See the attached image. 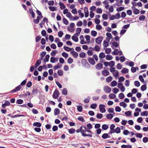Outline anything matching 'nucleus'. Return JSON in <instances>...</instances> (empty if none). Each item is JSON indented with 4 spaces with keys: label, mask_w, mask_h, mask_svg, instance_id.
<instances>
[{
    "label": "nucleus",
    "mask_w": 148,
    "mask_h": 148,
    "mask_svg": "<svg viewBox=\"0 0 148 148\" xmlns=\"http://www.w3.org/2000/svg\"><path fill=\"white\" fill-rule=\"evenodd\" d=\"M76 132L77 133L80 132L83 137L88 136L91 137L92 136V132L88 130L85 126H80L79 129L76 130Z\"/></svg>",
    "instance_id": "obj_1"
},
{
    "label": "nucleus",
    "mask_w": 148,
    "mask_h": 148,
    "mask_svg": "<svg viewBox=\"0 0 148 148\" xmlns=\"http://www.w3.org/2000/svg\"><path fill=\"white\" fill-rule=\"evenodd\" d=\"M60 93L59 91L56 89L54 91L52 95V97L53 99H57Z\"/></svg>",
    "instance_id": "obj_2"
},
{
    "label": "nucleus",
    "mask_w": 148,
    "mask_h": 148,
    "mask_svg": "<svg viewBox=\"0 0 148 148\" xmlns=\"http://www.w3.org/2000/svg\"><path fill=\"white\" fill-rule=\"evenodd\" d=\"M105 106L104 104H100L99 106L100 111L101 113H104L106 111V109L104 108Z\"/></svg>",
    "instance_id": "obj_3"
},
{
    "label": "nucleus",
    "mask_w": 148,
    "mask_h": 148,
    "mask_svg": "<svg viewBox=\"0 0 148 148\" xmlns=\"http://www.w3.org/2000/svg\"><path fill=\"white\" fill-rule=\"evenodd\" d=\"M115 127V125L112 124L110 125V131L109 132V134H111L114 133V128Z\"/></svg>",
    "instance_id": "obj_4"
},
{
    "label": "nucleus",
    "mask_w": 148,
    "mask_h": 148,
    "mask_svg": "<svg viewBox=\"0 0 148 148\" xmlns=\"http://www.w3.org/2000/svg\"><path fill=\"white\" fill-rule=\"evenodd\" d=\"M103 37L102 36H100L97 38L95 40V42L97 45H99L101 43L103 39Z\"/></svg>",
    "instance_id": "obj_5"
},
{
    "label": "nucleus",
    "mask_w": 148,
    "mask_h": 148,
    "mask_svg": "<svg viewBox=\"0 0 148 148\" xmlns=\"http://www.w3.org/2000/svg\"><path fill=\"white\" fill-rule=\"evenodd\" d=\"M90 49H92L93 50H94L96 51L99 52L100 50L101 47L99 46L96 45L95 46L94 48L90 47Z\"/></svg>",
    "instance_id": "obj_6"
},
{
    "label": "nucleus",
    "mask_w": 148,
    "mask_h": 148,
    "mask_svg": "<svg viewBox=\"0 0 148 148\" xmlns=\"http://www.w3.org/2000/svg\"><path fill=\"white\" fill-rule=\"evenodd\" d=\"M103 90L106 92L109 93L111 91V88L108 86H105L103 87Z\"/></svg>",
    "instance_id": "obj_7"
},
{
    "label": "nucleus",
    "mask_w": 148,
    "mask_h": 148,
    "mask_svg": "<svg viewBox=\"0 0 148 148\" xmlns=\"http://www.w3.org/2000/svg\"><path fill=\"white\" fill-rule=\"evenodd\" d=\"M82 62L83 64L85 65V66H87L88 67H90V65L86 59H82Z\"/></svg>",
    "instance_id": "obj_8"
},
{
    "label": "nucleus",
    "mask_w": 148,
    "mask_h": 148,
    "mask_svg": "<svg viewBox=\"0 0 148 148\" xmlns=\"http://www.w3.org/2000/svg\"><path fill=\"white\" fill-rule=\"evenodd\" d=\"M82 62L83 64L85 65V66H87L88 67H90V65L86 59H82Z\"/></svg>",
    "instance_id": "obj_9"
},
{
    "label": "nucleus",
    "mask_w": 148,
    "mask_h": 148,
    "mask_svg": "<svg viewBox=\"0 0 148 148\" xmlns=\"http://www.w3.org/2000/svg\"><path fill=\"white\" fill-rule=\"evenodd\" d=\"M88 60L89 63L92 65H94L95 64V62L94 59L92 58H88Z\"/></svg>",
    "instance_id": "obj_10"
},
{
    "label": "nucleus",
    "mask_w": 148,
    "mask_h": 148,
    "mask_svg": "<svg viewBox=\"0 0 148 148\" xmlns=\"http://www.w3.org/2000/svg\"><path fill=\"white\" fill-rule=\"evenodd\" d=\"M103 66V65L102 64L98 63L95 66V68L97 70H100L102 68Z\"/></svg>",
    "instance_id": "obj_11"
},
{
    "label": "nucleus",
    "mask_w": 148,
    "mask_h": 148,
    "mask_svg": "<svg viewBox=\"0 0 148 148\" xmlns=\"http://www.w3.org/2000/svg\"><path fill=\"white\" fill-rule=\"evenodd\" d=\"M103 4L105 5V8L108 9L110 5L108 4L109 2L108 0H105L103 2Z\"/></svg>",
    "instance_id": "obj_12"
},
{
    "label": "nucleus",
    "mask_w": 148,
    "mask_h": 148,
    "mask_svg": "<svg viewBox=\"0 0 148 148\" xmlns=\"http://www.w3.org/2000/svg\"><path fill=\"white\" fill-rule=\"evenodd\" d=\"M84 13L85 17H88L89 15V12L88 8L86 7H85L84 8Z\"/></svg>",
    "instance_id": "obj_13"
},
{
    "label": "nucleus",
    "mask_w": 148,
    "mask_h": 148,
    "mask_svg": "<svg viewBox=\"0 0 148 148\" xmlns=\"http://www.w3.org/2000/svg\"><path fill=\"white\" fill-rule=\"evenodd\" d=\"M109 71L106 70H103L102 72V75L105 76H108L109 75Z\"/></svg>",
    "instance_id": "obj_14"
},
{
    "label": "nucleus",
    "mask_w": 148,
    "mask_h": 148,
    "mask_svg": "<svg viewBox=\"0 0 148 148\" xmlns=\"http://www.w3.org/2000/svg\"><path fill=\"white\" fill-rule=\"evenodd\" d=\"M33 125L34 127H40L41 126V124L40 123L36 122L33 123Z\"/></svg>",
    "instance_id": "obj_15"
},
{
    "label": "nucleus",
    "mask_w": 148,
    "mask_h": 148,
    "mask_svg": "<svg viewBox=\"0 0 148 148\" xmlns=\"http://www.w3.org/2000/svg\"><path fill=\"white\" fill-rule=\"evenodd\" d=\"M71 52L72 55L73 56V57L75 58H76L78 56V53L77 52L73 51H71Z\"/></svg>",
    "instance_id": "obj_16"
},
{
    "label": "nucleus",
    "mask_w": 148,
    "mask_h": 148,
    "mask_svg": "<svg viewBox=\"0 0 148 148\" xmlns=\"http://www.w3.org/2000/svg\"><path fill=\"white\" fill-rule=\"evenodd\" d=\"M108 134H108L107 133H104L103 134L102 136V138L103 139H105L108 138H110V137L109 136Z\"/></svg>",
    "instance_id": "obj_17"
},
{
    "label": "nucleus",
    "mask_w": 148,
    "mask_h": 148,
    "mask_svg": "<svg viewBox=\"0 0 148 148\" xmlns=\"http://www.w3.org/2000/svg\"><path fill=\"white\" fill-rule=\"evenodd\" d=\"M128 69L126 68H123L121 71V72L123 73L126 74L128 73Z\"/></svg>",
    "instance_id": "obj_18"
},
{
    "label": "nucleus",
    "mask_w": 148,
    "mask_h": 148,
    "mask_svg": "<svg viewBox=\"0 0 148 148\" xmlns=\"http://www.w3.org/2000/svg\"><path fill=\"white\" fill-rule=\"evenodd\" d=\"M59 4L60 6V8L61 10L65 8L66 6L65 5L61 2H60L59 3Z\"/></svg>",
    "instance_id": "obj_19"
},
{
    "label": "nucleus",
    "mask_w": 148,
    "mask_h": 148,
    "mask_svg": "<svg viewBox=\"0 0 148 148\" xmlns=\"http://www.w3.org/2000/svg\"><path fill=\"white\" fill-rule=\"evenodd\" d=\"M99 57L100 59L101 60V58H103L105 57V54L103 52H101L100 53Z\"/></svg>",
    "instance_id": "obj_20"
},
{
    "label": "nucleus",
    "mask_w": 148,
    "mask_h": 148,
    "mask_svg": "<svg viewBox=\"0 0 148 148\" xmlns=\"http://www.w3.org/2000/svg\"><path fill=\"white\" fill-rule=\"evenodd\" d=\"M64 49L66 51H71V50L72 49L73 50H74V49L73 48H71L67 46H64L63 47Z\"/></svg>",
    "instance_id": "obj_21"
},
{
    "label": "nucleus",
    "mask_w": 148,
    "mask_h": 148,
    "mask_svg": "<svg viewBox=\"0 0 148 148\" xmlns=\"http://www.w3.org/2000/svg\"><path fill=\"white\" fill-rule=\"evenodd\" d=\"M119 105L120 106H123L124 108H126L127 106L126 104L123 101L120 102Z\"/></svg>",
    "instance_id": "obj_22"
},
{
    "label": "nucleus",
    "mask_w": 148,
    "mask_h": 148,
    "mask_svg": "<svg viewBox=\"0 0 148 148\" xmlns=\"http://www.w3.org/2000/svg\"><path fill=\"white\" fill-rule=\"evenodd\" d=\"M114 133L116 132L117 134H119L120 132L121 129L119 127H117L114 130Z\"/></svg>",
    "instance_id": "obj_23"
},
{
    "label": "nucleus",
    "mask_w": 148,
    "mask_h": 148,
    "mask_svg": "<svg viewBox=\"0 0 148 148\" xmlns=\"http://www.w3.org/2000/svg\"><path fill=\"white\" fill-rule=\"evenodd\" d=\"M38 93V89L37 88H34L32 89V94L33 95H36Z\"/></svg>",
    "instance_id": "obj_24"
},
{
    "label": "nucleus",
    "mask_w": 148,
    "mask_h": 148,
    "mask_svg": "<svg viewBox=\"0 0 148 148\" xmlns=\"http://www.w3.org/2000/svg\"><path fill=\"white\" fill-rule=\"evenodd\" d=\"M54 112L55 115H58L60 114V110L59 109L56 108L55 109Z\"/></svg>",
    "instance_id": "obj_25"
},
{
    "label": "nucleus",
    "mask_w": 148,
    "mask_h": 148,
    "mask_svg": "<svg viewBox=\"0 0 148 148\" xmlns=\"http://www.w3.org/2000/svg\"><path fill=\"white\" fill-rule=\"evenodd\" d=\"M86 53L84 52H81L79 54V56L80 58H84L85 57Z\"/></svg>",
    "instance_id": "obj_26"
},
{
    "label": "nucleus",
    "mask_w": 148,
    "mask_h": 148,
    "mask_svg": "<svg viewBox=\"0 0 148 148\" xmlns=\"http://www.w3.org/2000/svg\"><path fill=\"white\" fill-rule=\"evenodd\" d=\"M119 53L118 49H115L112 53V55H118Z\"/></svg>",
    "instance_id": "obj_27"
},
{
    "label": "nucleus",
    "mask_w": 148,
    "mask_h": 148,
    "mask_svg": "<svg viewBox=\"0 0 148 148\" xmlns=\"http://www.w3.org/2000/svg\"><path fill=\"white\" fill-rule=\"evenodd\" d=\"M62 66V65H60L59 63H58L57 65L55 66L54 67L53 69L54 70H56L58 68H60Z\"/></svg>",
    "instance_id": "obj_28"
},
{
    "label": "nucleus",
    "mask_w": 148,
    "mask_h": 148,
    "mask_svg": "<svg viewBox=\"0 0 148 148\" xmlns=\"http://www.w3.org/2000/svg\"><path fill=\"white\" fill-rule=\"evenodd\" d=\"M140 115L141 116H144L148 115V112L147 111H145L143 112H141L140 114Z\"/></svg>",
    "instance_id": "obj_29"
},
{
    "label": "nucleus",
    "mask_w": 148,
    "mask_h": 148,
    "mask_svg": "<svg viewBox=\"0 0 148 148\" xmlns=\"http://www.w3.org/2000/svg\"><path fill=\"white\" fill-rule=\"evenodd\" d=\"M113 58L112 56L110 55H107L106 57V59L107 60H111Z\"/></svg>",
    "instance_id": "obj_30"
},
{
    "label": "nucleus",
    "mask_w": 148,
    "mask_h": 148,
    "mask_svg": "<svg viewBox=\"0 0 148 148\" xmlns=\"http://www.w3.org/2000/svg\"><path fill=\"white\" fill-rule=\"evenodd\" d=\"M145 18V16L143 15H140L139 18V19L140 21H144Z\"/></svg>",
    "instance_id": "obj_31"
},
{
    "label": "nucleus",
    "mask_w": 148,
    "mask_h": 148,
    "mask_svg": "<svg viewBox=\"0 0 148 148\" xmlns=\"http://www.w3.org/2000/svg\"><path fill=\"white\" fill-rule=\"evenodd\" d=\"M126 63L127 64L129 63V65L131 67H132L134 65V63L132 61L129 62V61H127L126 62Z\"/></svg>",
    "instance_id": "obj_32"
},
{
    "label": "nucleus",
    "mask_w": 148,
    "mask_h": 148,
    "mask_svg": "<svg viewBox=\"0 0 148 148\" xmlns=\"http://www.w3.org/2000/svg\"><path fill=\"white\" fill-rule=\"evenodd\" d=\"M112 78L111 76H109L106 78V81L107 82L109 83L112 80Z\"/></svg>",
    "instance_id": "obj_33"
},
{
    "label": "nucleus",
    "mask_w": 148,
    "mask_h": 148,
    "mask_svg": "<svg viewBox=\"0 0 148 148\" xmlns=\"http://www.w3.org/2000/svg\"><path fill=\"white\" fill-rule=\"evenodd\" d=\"M77 119L79 121L84 122L85 120L84 119L83 117L82 116H79L77 118Z\"/></svg>",
    "instance_id": "obj_34"
},
{
    "label": "nucleus",
    "mask_w": 148,
    "mask_h": 148,
    "mask_svg": "<svg viewBox=\"0 0 148 148\" xmlns=\"http://www.w3.org/2000/svg\"><path fill=\"white\" fill-rule=\"evenodd\" d=\"M111 84L112 86L114 87L117 85V83L116 81L115 80H114L112 82Z\"/></svg>",
    "instance_id": "obj_35"
},
{
    "label": "nucleus",
    "mask_w": 148,
    "mask_h": 148,
    "mask_svg": "<svg viewBox=\"0 0 148 148\" xmlns=\"http://www.w3.org/2000/svg\"><path fill=\"white\" fill-rule=\"evenodd\" d=\"M140 11L138 9H135L133 11V13L135 14H138L140 13Z\"/></svg>",
    "instance_id": "obj_36"
},
{
    "label": "nucleus",
    "mask_w": 148,
    "mask_h": 148,
    "mask_svg": "<svg viewBox=\"0 0 148 148\" xmlns=\"http://www.w3.org/2000/svg\"><path fill=\"white\" fill-rule=\"evenodd\" d=\"M113 117V115L112 114H107L106 116V117L108 119H111Z\"/></svg>",
    "instance_id": "obj_37"
},
{
    "label": "nucleus",
    "mask_w": 148,
    "mask_h": 148,
    "mask_svg": "<svg viewBox=\"0 0 148 148\" xmlns=\"http://www.w3.org/2000/svg\"><path fill=\"white\" fill-rule=\"evenodd\" d=\"M90 97H88L87 98H86L84 99V102L86 103H88L90 101Z\"/></svg>",
    "instance_id": "obj_38"
},
{
    "label": "nucleus",
    "mask_w": 148,
    "mask_h": 148,
    "mask_svg": "<svg viewBox=\"0 0 148 148\" xmlns=\"http://www.w3.org/2000/svg\"><path fill=\"white\" fill-rule=\"evenodd\" d=\"M72 39L75 42H77L78 41V38L75 36L74 35L72 37Z\"/></svg>",
    "instance_id": "obj_39"
},
{
    "label": "nucleus",
    "mask_w": 148,
    "mask_h": 148,
    "mask_svg": "<svg viewBox=\"0 0 148 148\" xmlns=\"http://www.w3.org/2000/svg\"><path fill=\"white\" fill-rule=\"evenodd\" d=\"M69 132L70 134H72L74 133L75 132V130L71 128L68 129Z\"/></svg>",
    "instance_id": "obj_40"
},
{
    "label": "nucleus",
    "mask_w": 148,
    "mask_h": 148,
    "mask_svg": "<svg viewBox=\"0 0 148 148\" xmlns=\"http://www.w3.org/2000/svg\"><path fill=\"white\" fill-rule=\"evenodd\" d=\"M102 128L104 130H106L108 129V127L106 124H103L102 125Z\"/></svg>",
    "instance_id": "obj_41"
},
{
    "label": "nucleus",
    "mask_w": 148,
    "mask_h": 148,
    "mask_svg": "<svg viewBox=\"0 0 148 148\" xmlns=\"http://www.w3.org/2000/svg\"><path fill=\"white\" fill-rule=\"evenodd\" d=\"M109 97L112 99L115 98L116 97V95L114 94H110L109 96Z\"/></svg>",
    "instance_id": "obj_42"
},
{
    "label": "nucleus",
    "mask_w": 148,
    "mask_h": 148,
    "mask_svg": "<svg viewBox=\"0 0 148 148\" xmlns=\"http://www.w3.org/2000/svg\"><path fill=\"white\" fill-rule=\"evenodd\" d=\"M97 107V105L96 103H93L90 105V107L92 109H95Z\"/></svg>",
    "instance_id": "obj_43"
},
{
    "label": "nucleus",
    "mask_w": 148,
    "mask_h": 148,
    "mask_svg": "<svg viewBox=\"0 0 148 148\" xmlns=\"http://www.w3.org/2000/svg\"><path fill=\"white\" fill-rule=\"evenodd\" d=\"M103 45L104 47H106L109 45L108 42L106 40H104L103 41Z\"/></svg>",
    "instance_id": "obj_44"
},
{
    "label": "nucleus",
    "mask_w": 148,
    "mask_h": 148,
    "mask_svg": "<svg viewBox=\"0 0 148 148\" xmlns=\"http://www.w3.org/2000/svg\"><path fill=\"white\" fill-rule=\"evenodd\" d=\"M62 93L64 95H66L67 94V90L66 88H64L63 89L62 91Z\"/></svg>",
    "instance_id": "obj_45"
},
{
    "label": "nucleus",
    "mask_w": 148,
    "mask_h": 148,
    "mask_svg": "<svg viewBox=\"0 0 148 148\" xmlns=\"http://www.w3.org/2000/svg\"><path fill=\"white\" fill-rule=\"evenodd\" d=\"M18 90V86L17 87H16L15 89L12 90L10 92H11V93L14 92H15L16 91H17Z\"/></svg>",
    "instance_id": "obj_46"
},
{
    "label": "nucleus",
    "mask_w": 148,
    "mask_h": 148,
    "mask_svg": "<svg viewBox=\"0 0 148 148\" xmlns=\"http://www.w3.org/2000/svg\"><path fill=\"white\" fill-rule=\"evenodd\" d=\"M73 62V60L71 58H69L67 60V62L68 63L71 64Z\"/></svg>",
    "instance_id": "obj_47"
},
{
    "label": "nucleus",
    "mask_w": 148,
    "mask_h": 148,
    "mask_svg": "<svg viewBox=\"0 0 148 148\" xmlns=\"http://www.w3.org/2000/svg\"><path fill=\"white\" fill-rule=\"evenodd\" d=\"M106 36L108 38H109V40H110L112 38L111 34L110 33H107L106 34Z\"/></svg>",
    "instance_id": "obj_48"
},
{
    "label": "nucleus",
    "mask_w": 148,
    "mask_h": 148,
    "mask_svg": "<svg viewBox=\"0 0 148 148\" xmlns=\"http://www.w3.org/2000/svg\"><path fill=\"white\" fill-rule=\"evenodd\" d=\"M91 34L93 36L95 37L97 35V33L96 31L92 30L91 32Z\"/></svg>",
    "instance_id": "obj_49"
},
{
    "label": "nucleus",
    "mask_w": 148,
    "mask_h": 148,
    "mask_svg": "<svg viewBox=\"0 0 148 148\" xmlns=\"http://www.w3.org/2000/svg\"><path fill=\"white\" fill-rule=\"evenodd\" d=\"M62 55L63 57L65 58H67L69 56L68 54L64 52H63L62 53Z\"/></svg>",
    "instance_id": "obj_50"
},
{
    "label": "nucleus",
    "mask_w": 148,
    "mask_h": 148,
    "mask_svg": "<svg viewBox=\"0 0 148 148\" xmlns=\"http://www.w3.org/2000/svg\"><path fill=\"white\" fill-rule=\"evenodd\" d=\"M147 87L146 85H144L141 86V89L142 90L144 91L147 89Z\"/></svg>",
    "instance_id": "obj_51"
},
{
    "label": "nucleus",
    "mask_w": 148,
    "mask_h": 148,
    "mask_svg": "<svg viewBox=\"0 0 148 148\" xmlns=\"http://www.w3.org/2000/svg\"><path fill=\"white\" fill-rule=\"evenodd\" d=\"M112 74L114 76L117 77L119 75V73L117 70H116L115 72L112 73Z\"/></svg>",
    "instance_id": "obj_52"
},
{
    "label": "nucleus",
    "mask_w": 148,
    "mask_h": 148,
    "mask_svg": "<svg viewBox=\"0 0 148 148\" xmlns=\"http://www.w3.org/2000/svg\"><path fill=\"white\" fill-rule=\"evenodd\" d=\"M134 85L137 87L140 86V83L138 81H136L134 82Z\"/></svg>",
    "instance_id": "obj_53"
},
{
    "label": "nucleus",
    "mask_w": 148,
    "mask_h": 148,
    "mask_svg": "<svg viewBox=\"0 0 148 148\" xmlns=\"http://www.w3.org/2000/svg\"><path fill=\"white\" fill-rule=\"evenodd\" d=\"M87 128L88 130H89L90 129H91L92 127V125H91V124L90 123H89L87 125Z\"/></svg>",
    "instance_id": "obj_54"
},
{
    "label": "nucleus",
    "mask_w": 148,
    "mask_h": 148,
    "mask_svg": "<svg viewBox=\"0 0 148 148\" xmlns=\"http://www.w3.org/2000/svg\"><path fill=\"white\" fill-rule=\"evenodd\" d=\"M135 135L137 137H138L140 138H141L142 137V134H141L137 133L135 134Z\"/></svg>",
    "instance_id": "obj_55"
},
{
    "label": "nucleus",
    "mask_w": 148,
    "mask_h": 148,
    "mask_svg": "<svg viewBox=\"0 0 148 148\" xmlns=\"http://www.w3.org/2000/svg\"><path fill=\"white\" fill-rule=\"evenodd\" d=\"M119 97L120 99H123L124 97V95L122 93H120L119 95Z\"/></svg>",
    "instance_id": "obj_56"
},
{
    "label": "nucleus",
    "mask_w": 148,
    "mask_h": 148,
    "mask_svg": "<svg viewBox=\"0 0 148 148\" xmlns=\"http://www.w3.org/2000/svg\"><path fill=\"white\" fill-rule=\"evenodd\" d=\"M93 59H94L96 61H97L98 60V58L96 54H93Z\"/></svg>",
    "instance_id": "obj_57"
},
{
    "label": "nucleus",
    "mask_w": 148,
    "mask_h": 148,
    "mask_svg": "<svg viewBox=\"0 0 148 148\" xmlns=\"http://www.w3.org/2000/svg\"><path fill=\"white\" fill-rule=\"evenodd\" d=\"M81 10H78V13L79 15H80L81 18H83L84 16V14L83 13L81 12Z\"/></svg>",
    "instance_id": "obj_58"
},
{
    "label": "nucleus",
    "mask_w": 148,
    "mask_h": 148,
    "mask_svg": "<svg viewBox=\"0 0 148 148\" xmlns=\"http://www.w3.org/2000/svg\"><path fill=\"white\" fill-rule=\"evenodd\" d=\"M62 21L64 24L66 25H67L68 24V21L65 18H64L62 19Z\"/></svg>",
    "instance_id": "obj_59"
},
{
    "label": "nucleus",
    "mask_w": 148,
    "mask_h": 148,
    "mask_svg": "<svg viewBox=\"0 0 148 148\" xmlns=\"http://www.w3.org/2000/svg\"><path fill=\"white\" fill-rule=\"evenodd\" d=\"M32 82L30 81H29L26 84V86L28 88H30L32 86Z\"/></svg>",
    "instance_id": "obj_60"
},
{
    "label": "nucleus",
    "mask_w": 148,
    "mask_h": 148,
    "mask_svg": "<svg viewBox=\"0 0 148 148\" xmlns=\"http://www.w3.org/2000/svg\"><path fill=\"white\" fill-rule=\"evenodd\" d=\"M102 116L103 114H102L98 113L97 114L96 117L97 119H100L102 118Z\"/></svg>",
    "instance_id": "obj_61"
},
{
    "label": "nucleus",
    "mask_w": 148,
    "mask_h": 148,
    "mask_svg": "<svg viewBox=\"0 0 148 148\" xmlns=\"http://www.w3.org/2000/svg\"><path fill=\"white\" fill-rule=\"evenodd\" d=\"M49 9L52 11H54L56 10V8L53 6H49Z\"/></svg>",
    "instance_id": "obj_62"
},
{
    "label": "nucleus",
    "mask_w": 148,
    "mask_h": 148,
    "mask_svg": "<svg viewBox=\"0 0 148 148\" xmlns=\"http://www.w3.org/2000/svg\"><path fill=\"white\" fill-rule=\"evenodd\" d=\"M63 35V32L61 31H59L58 33V36L60 38L62 37Z\"/></svg>",
    "instance_id": "obj_63"
},
{
    "label": "nucleus",
    "mask_w": 148,
    "mask_h": 148,
    "mask_svg": "<svg viewBox=\"0 0 148 148\" xmlns=\"http://www.w3.org/2000/svg\"><path fill=\"white\" fill-rule=\"evenodd\" d=\"M58 73L59 76H62L63 74V71L61 70H59L58 71Z\"/></svg>",
    "instance_id": "obj_64"
}]
</instances>
